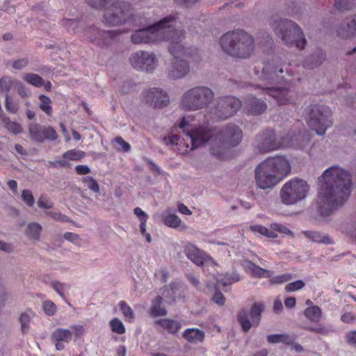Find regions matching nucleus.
Instances as JSON below:
<instances>
[{"label": "nucleus", "instance_id": "obj_1", "mask_svg": "<svg viewBox=\"0 0 356 356\" xmlns=\"http://www.w3.org/2000/svg\"><path fill=\"white\" fill-rule=\"evenodd\" d=\"M179 127L184 133L181 138L177 135H171L164 137L163 140L166 145H175L182 154L208 144L211 154L222 159L225 149L238 145L243 137L242 131L235 125L227 126L222 129H210L208 126L197 127L192 115L183 117Z\"/></svg>", "mask_w": 356, "mask_h": 356}, {"label": "nucleus", "instance_id": "obj_2", "mask_svg": "<svg viewBox=\"0 0 356 356\" xmlns=\"http://www.w3.org/2000/svg\"><path fill=\"white\" fill-rule=\"evenodd\" d=\"M318 182L316 211L320 216L325 218L348 200L350 193V175L346 170L334 165L323 172Z\"/></svg>", "mask_w": 356, "mask_h": 356}, {"label": "nucleus", "instance_id": "obj_3", "mask_svg": "<svg viewBox=\"0 0 356 356\" xmlns=\"http://www.w3.org/2000/svg\"><path fill=\"white\" fill-rule=\"evenodd\" d=\"M290 171L291 165L284 156L268 158L255 169L257 185L262 189L273 188L286 177Z\"/></svg>", "mask_w": 356, "mask_h": 356}, {"label": "nucleus", "instance_id": "obj_4", "mask_svg": "<svg viewBox=\"0 0 356 356\" xmlns=\"http://www.w3.org/2000/svg\"><path fill=\"white\" fill-rule=\"evenodd\" d=\"M309 138L305 135L289 133L285 136L277 138L273 130H264L255 139V147L260 152H268L283 147L303 149Z\"/></svg>", "mask_w": 356, "mask_h": 356}, {"label": "nucleus", "instance_id": "obj_5", "mask_svg": "<svg viewBox=\"0 0 356 356\" xmlns=\"http://www.w3.org/2000/svg\"><path fill=\"white\" fill-rule=\"evenodd\" d=\"M176 35L170 38L169 51L172 56L170 65L168 67V76L172 79H179L186 76L190 72V66L185 58L192 56V50L182 44L184 33L176 32Z\"/></svg>", "mask_w": 356, "mask_h": 356}, {"label": "nucleus", "instance_id": "obj_6", "mask_svg": "<svg viewBox=\"0 0 356 356\" xmlns=\"http://www.w3.org/2000/svg\"><path fill=\"white\" fill-rule=\"evenodd\" d=\"M220 45L223 52L239 58L249 57L254 49L253 38L241 30L225 33L220 38Z\"/></svg>", "mask_w": 356, "mask_h": 356}, {"label": "nucleus", "instance_id": "obj_7", "mask_svg": "<svg viewBox=\"0 0 356 356\" xmlns=\"http://www.w3.org/2000/svg\"><path fill=\"white\" fill-rule=\"evenodd\" d=\"M175 18L167 17L158 23L147 28L135 31L131 35V42L134 44L156 42L161 40H169L172 35H176L177 30L174 27Z\"/></svg>", "mask_w": 356, "mask_h": 356}, {"label": "nucleus", "instance_id": "obj_8", "mask_svg": "<svg viewBox=\"0 0 356 356\" xmlns=\"http://www.w3.org/2000/svg\"><path fill=\"white\" fill-rule=\"evenodd\" d=\"M93 8H104L106 13L104 15L105 23L108 26H116L122 22L129 23L132 17L129 15V5L124 2H118L117 0H86Z\"/></svg>", "mask_w": 356, "mask_h": 356}, {"label": "nucleus", "instance_id": "obj_9", "mask_svg": "<svg viewBox=\"0 0 356 356\" xmlns=\"http://www.w3.org/2000/svg\"><path fill=\"white\" fill-rule=\"evenodd\" d=\"M213 92L208 87L196 86L181 96L180 107L187 111H197L206 107L213 99Z\"/></svg>", "mask_w": 356, "mask_h": 356}, {"label": "nucleus", "instance_id": "obj_10", "mask_svg": "<svg viewBox=\"0 0 356 356\" xmlns=\"http://www.w3.org/2000/svg\"><path fill=\"white\" fill-rule=\"evenodd\" d=\"M275 34L286 44L296 46L302 49L305 47L306 40L301 29L294 22L288 19L274 21L272 25Z\"/></svg>", "mask_w": 356, "mask_h": 356}, {"label": "nucleus", "instance_id": "obj_11", "mask_svg": "<svg viewBox=\"0 0 356 356\" xmlns=\"http://www.w3.org/2000/svg\"><path fill=\"white\" fill-rule=\"evenodd\" d=\"M306 121L312 129L318 135L322 136L332 124V111L326 106L312 105L306 117Z\"/></svg>", "mask_w": 356, "mask_h": 356}, {"label": "nucleus", "instance_id": "obj_12", "mask_svg": "<svg viewBox=\"0 0 356 356\" xmlns=\"http://www.w3.org/2000/svg\"><path fill=\"white\" fill-rule=\"evenodd\" d=\"M309 190L307 183L300 179H292L286 182L280 191L282 202L286 205L295 204L304 200Z\"/></svg>", "mask_w": 356, "mask_h": 356}, {"label": "nucleus", "instance_id": "obj_13", "mask_svg": "<svg viewBox=\"0 0 356 356\" xmlns=\"http://www.w3.org/2000/svg\"><path fill=\"white\" fill-rule=\"evenodd\" d=\"M286 71V77L282 76L284 83L289 85L288 88L284 87H266L262 88V92L264 94H268L275 99L279 105H283L291 102L293 97V92L290 90L291 86L294 84L296 81L300 79L298 74H291L292 70L285 69Z\"/></svg>", "mask_w": 356, "mask_h": 356}, {"label": "nucleus", "instance_id": "obj_14", "mask_svg": "<svg viewBox=\"0 0 356 356\" xmlns=\"http://www.w3.org/2000/svg\"><path fill=\"white\" fill-rule=\"evenodd\" d=\"M85 332L81 325H72L70 330L58 327L55 329L51 334V339L57 350H62L72 339L73 336L79 338Z\"/></svg>", "mask_w": 356, "mask_h": 356}, {"label": "nucleus", "instance_id": "obj_15", "mask_svg": "<svg viewBox=\"0 0 356 356\" xmlns=\"http://www.w3.org/2000/svg\"><path fill=\"white\" fill-rule=\"evenodd\" d=\"M129 60L134 69L147 72H152L158 65L155 54L149 51H136L131 55Z\"/></svg>", "mask_w": 356, "mask_h": 356}, {"label": "nucleus", "instance_id": "obj_16", "mask_svg": "<svg viewBox=\"0 0 356 356\" xmlns=\"http://www.w3.org/2000/svg\"><path fill=\"white\" fill-rule=\"evenodd\" d=\"M241 106V102L238 99L233 96L222 97L218 100L214 113L218 118L225 120L234 115Z\"/></svg>", "mask_w": 356, "mask_h": 356}, {"label": "nucleus", "instance_id": "obj_17", "mask_svg": "<svg viewBox=\"0 0 356 356\" xmlns=\"http://www.w3.org/2000/svg\"><path fill=\"white\" fill-rule=\"evenodd\" d=\"M141 102L154 108L166 106L169 102V97L162 89L153 88L144 90L140 96Z\"/></svg>", "mask_w": 356, "mask_h": 356}, {"label": "nucleus", "instance_id": "obj_18", "mask_svg": "<svg viewBox=\"0 0 356 356\" xmlns=\"http://www.w3.org/2000/svg\"><path fill=\"white\" fill-rule=\"evenodd\" d=\"M264 306L261 302H255L251 307L250 313L241 311L238 316V321L245 332H248L252 325H258Z\"/></svg>", "mask_w": 356, "mask_h": 356}, {"label": "nucleus", "instance_id": "obj_19", "mask_svg": "<svg viewBox=\"0 0 356 356\" xmlns=\"http://www.w3.org/2000/svg\"><path fill=\"white\" fill-rule=\"evenodd\" d=\"M29 133L31 138L36 142H43L44 140H55L57 138V134L52 127H46L38 124H31Z\"/></svg>", "mask_w": 356, "mask_h": 356}, {"label": "nucleus", "instance_id": "obj_20", "mask_svg": "<svg viewBox=\"0 0 356 356\" xmlns=\"http://www.w3.org/2000/svg\"><path fill=\"white\" fill-rule=\"evenodd\" d=\"M184 253L188 259L198 266L203 265L205 262L214 264L212 258L200 251L193 244L188 243L186 245Z\"/></svg>", "mask_w": 356, "mask_h": 356}, {"label": "nucleus", "instance_id": "obj_21", "mask_svg": "<svg viewBox=\"0 0 356 356\" xmlns=\"http://www.w3.org/2000/svg\"><path fill=\"white\" fill-rule=\"evenodd\" d=\"M279 73H284V69L282 67L277 70V67H275L270 64H265L262 68V72L259 76V78L263 80H266L268 81H269L270 83H280V81L278 80L280 79L278 75Z\"/></svg>", "mask_w": 356, "mask_h": 356}, {"label": "nucleus", "instance_id": "obj_22", "mask_svg": "<svg viewBox=\"0 0 356 356\" xmlns=\"http://www.w3.org/2000/svg\"><path fill=\"white\" fill-rule=\"evenodd\" d=\"M247 109L252 115H259L266 109V103L254 97H250L245 101Z\"/></svg>", "mask_w": 356, "mask_h": 356}, {"label": "nucleus", "instance_id": "obj_23", "mask_svg": "<svg viewBox=\"0 0 356 356\" xmlns=\"http://www.w3.org/2000/svg\"><path fill=\"white\" fill-rule=\"evenodd\" d=\"M161 217L165 225L171 228H177L181 224V220L170 209L163 211Z\"/></svg>", "mask_w": 356, "mask_h": 356}, {"label": "nucleus", "instance_id": "obj_24", "mask_svg": "<svg viewBox=\"0 0 356 356\" xmlns=\"http://www.w3.org/2000/svg\"><path fill=\"white\" fill-rule=\"evenodd\" d=\"M303 234L310 241L314 243L332 244L331 238L326 234L317 231H304Z\"/></svg>", "mask_w": 356, "mask_h": 356}, {"label": "nucleus", "instance_id": "obj_25", "mask_svg": "<svg viewBox=\"0 0 356 356\" xmlns=\"http://www.w3.org/2000/svg\"><path fill=\"white\" fill-rule=\"evenodd\" d=\"M239 280L238 275H218L216 277V282L214 284H208L207 286L211 288L213 286L220 288V286H227Z\"/></svg>", "mask_w": 356, "mask_h": 356}, {"label": "nucleus", "instance_id": "obj_26", "mask_svg": "<svg viewBox=\"0 0 356 356\" xmlns=\"http://www.w3.org/2000/svg\"><path fill=\"white\" fill-rule=\"evenodd\" d=\"M339 36L348 38L356 35V15L348 20L346 29H340L337 31Z\"/></svg>", "mask_w": 356, "mask_h": 356}, {"label": "nucleus", "instance_id": "obj_27", "mask_svg": "<svg viewBox=\"0 0 356 356\" xmlns=\"http://www.w3.org/2000/svg\"><path fill=\"white\" fill-rule=\"evenodd\" d=\"M156 323L171 334H176L181 328V324L179 322L168 318L159 320Z\"/></svg>", "mask_w": 356, "mask_h": 356}, {"label": "nucleus", "instance_id": "obj_28", "mask_svg": "<svg viewBox=\"0 0 356 356\" xmlns=\"http://www.w3.org/2000/svg\"><path fill=\"white\" fill-rule=\"evenodd\" d=\"M183 337L190 342H197L204 339V333L198 329L190 328L184 332Z\"/></svg>", "mask_w": 356, "mask_h": 356}, {"label": "nucleus", "instance_id": "obj_29", "mask_svg": "<svg viewBox=\"0 0 356 356\" xmlns=\"http://www.w3.org/2000/svg\"><path fill=\"white\" fill-rule=\"evenodd\" d=\"M247 270L250 271L253 275L262 277H270L273 273L270 270L260 268L252 262H247L245 264Z\"/></svg>", "mask_w": 356, "mask_h": 356}, {"label": "nucleus", "instance_id": "obj_30", "mask_svg": "<svg viewBox=\"0 0 356 356\" xmlns=\"http://www.w3.org/2000/svg\"><path fill=\"white\" fill-rule=\"evenodd\" d=\"M42 227L37 222H32L28 225L26 229V235L32 240L38 241L40 237Z\"/></svg>", "mask_w": 356, "mask_h": 356}, {"label": "nucleus", "instance_id": "obj_31", "mask_svg": "<svg viewBox=\"0 0 356 356\" xmlns=\"http://www.w3.org/2000/svg\"><path fill=\"white\" fill-rule=\"evenodd\" d=\"M305 316L313 322H318L322 316L321 309L318 306L308 307L304 312Z\"/></svg>", "mask_w": 356, "mask_h": 356}, {"label": "nucleus", "instance_id": "obj_32", "mask_svg": "<svg viewBox=\"0 0 356 356\" xmlns=\"http://www.w3.org/2000/svg\"><path fill=\"white\" fill-rule=\"evenodd\" d=\"M250 229L252 232H254L256 234H258L261 236H266L268 238H274L277 236V233H275L273 230H272V229L270 227L267 228L261 225H252V226H250Z\"/></svg>", "mask_w": 356, "mask_h": 356}, {"label": "nucleus", "instance_id": "obj_33", "mask_svg": "<svg viewBox=\"0 0 356 356\" xmlns=\"http://www.w3.org/2000/svg\"><path fill=\"white\" fill-rule=\"evenodd\" d=\"M35 316V313L31 310H27L22 313L19 317L21 330L23 333H26L29 330L31 320Z\"/></svg>", "mask_w": 356, "mask_h": 356}, {"label": "nucleus", "instance_id": "obj_34", "mask_svg": "<svg viewBox=\"0 0 356 356\" xmlns=\"http://www.w3.org/2000/svg\"><path fill=\"white\" fill-rule=\"evenodd\" d=\"M38 98L39 108L48 116H51L53 113L51 99L44 95H40Z\"/></svg>", "mask_w": 356, "mask_h": 356}, {"label": "nucleus", "instance_id": "obj_35", "mask_svg": "<svg viewBox=\"0 0 356 356\" xmlns=\"http://www.w3.org/2000/svg\"><path fill=\"white\" fill-rule=\"evenodd\" d=\"M162 302V298L158 296L156 298L153 302L152 305L150 309V314L151 315L154 316H165L167 314L166 310L161 307V304Z\"/></svg>", "mask_w": 356, "mask_h": 356}, {"label": "nucleus", "instance_id": "obj_36", "mask_svg": "<svg viewBox=\"0 0 356 356\" xmlns=\"http://www.w3.org/2000/svg\"><path fill=\"white\" fill-rule=\"evenodd\" d=\"M80 180L90 191L94 193H99L100 189L99 184L94 178L90 176H85L81 177Z\"/></svg>", "mask_w": 356, "mask_h": 356}, {"label": "nucleus", "instance_id": "obj_37", "mask_svg": "<svg viewBox=\"0 0 356 356\" xmlns=\"http://www.w3.org/2000/svg\"><path fill=\"white\" fill-rule=\"evenodd\" d=\"M120 310L126 321L132 322L135 315L134 311L125 301H120L118 304Z\"/></svg>", "mask_w": 356, "mask_h": 356}, {"label": "nucleus", "instance_id": "obj_38", "mask_svg": "<svg viewBox=\"0 0 356 356\" xmlns=\"http://www.w3.org/2000/svg\"><path fill=\"white\" fill-rule=\"evenodd\" d=\"M23 79L29 84L37 88L41 87L44 84L42 78L36 74H25Z\"/></svg>", "mask_w": 356, "mask_h": 356}, {"label": "nucleus", "instance_id": "obj_39", "mask_svg": "<svg viewBox=\"0 0 356 356\" xmlns=\"http://www.w3.org/2000/svg\"><path fill=\"white\" fill-rule=\"evenodd\" d=\"M86 156V153L81 150L79 149H70L67 152H65L63 154V157L67 159V161H80L83 158H84Z\"/></svg>", "mask_w": 356, "mask_h": 356}, {"label": "nucleus", "instance_id": "obj_40", "mask_svg": "<svg viewBox=\"0 0 356 356\" xmlns=\"http://www.w3.org/2000/svg\"><path fill=\"white\" fill-rule=\"evenodd\" d=\"M51 287L62 298H65V293L68 291L70 286L65 284L58 281H52L51 282Z\"/></svg>", "mask_w": 356, "mask_h": 356}, {"label": "nucleus", "instance_id": "obj_41", "mask_svg": "<svg viewBox=\"0 0 356 356\" xmlns=\"http://www.w3.org/2000/svg\"><path fill=\"white\" fill-rule=\"evenodd\" d=\"M134 214L137 216L140 221V231L145 232V227H146V222L148 219V215L143 211L140 207H136L134 209Z\"/></svg>", "mask_w": 356, "mask_h": 356}, {"label": "nucleus", "instance_id": "obj_42", "mask_svg": "<svg viewBox=\"0 0 356 356\" xmlns=\"http://www.w3.org/2000/svg\"><path fill=\"white\" fill-rule=\"evenodd\" d=\"M109 324H110L111 330L113 332H115L118 334H122L125 332V327H124L122 322L120 319H118L117 318H114L113 319H112L110 321Z\"/></svg>", "mask_w": 356, "mask_h": 356}, {"label": "nucleus", "instance_id": "obj_43", "mask_svg": "<svg viewBox=\"0 0 356 356\" xmlns=\"http://www.w3.org/2000/svg\"><path fill=\"white\" fill-rule=\"evenodd\" d=\"M356 5V0H335L334 6L337 10H344L350 9Z\"/></svg>", "mask_w": 356, "mask_h": 356}, {"label": "nucleus", "instance_id": "obj_44", "mask_svg": "<svg viewBox=\"0 0 356 356\" xmlns=\"http://www.w3.org/2000/svg\"><path fill=\"white\" fill-rule=\"evenodd\" d=\"M42 309L47 316H51L56 314L57 307L52 301L45 300L42 303Z\"/></svg>", "mask_w": 356, "mask_h": 356}, {"label": "nucleus", "instance_id": "obj_45", "mask_svg": "<svg viewBox=\"0 0 356 356\" xmlns=\"http://www.w3.org/2000/svg\"><path fill=\"white\" fill-rule=\"evenodd\" d=\"M6 128L14 134H18L22 131V128L19 124L8 120L6 122Z\"/></svg>", "mask_w": 356, "mask_h": 356}, {"label": "nucleus", "instance_id": "obj_46", "mask_svg": "<svg viewBox=\"0 0 356 356\" xmlns=\"http://www.w3.org/2000/svg\"><path fill=\"white\" fill-rule=\"evenodd\" d=\"M305 284L302 280H297L286 285L285 290L287 292H293L302 289Z\"/></svg>", "mask_w": 356, "mask_h": 356}, {"label": "nucleus", "instance_id": "obj_47", "mask_svg": "<svg viewBox=\"0 0 356 356\" xmlns=\"http://www.w3.org/2000/svg\"><path fill=\"white\" fill-rule=\"evenodd\" d=\"M270 228L275 233H276V232H279L280 233H282L283 234L293 236L292 232L290 229H289L286 227H285L284 225H283L282 224L275 223V222L271 223Z\"/></svg>", "mask_w": 356, "mask_h": 356}, {"label": "nucleus", "instance_id": "obj_48", "mask_svg": "<svg viewBox=\"0 0 356 356\" xmlns=\"http://www.w3.org/2000/svg\"><path fill=\"white\" fill-rule=\"evenodd\" d=\"M13 83L14 82L9 77L1 78L0 79V90L6 92V95H8V92Z\"/></svg>", "mask_w": 356, "mask_h": 356}, {"label": "nucleus", "instance_id": "obj_49", "mask_svg": "<svg viewBox=\"0 0 356 356\" xmlns=\"http://www.w3.org/2000/svg\"><path fill=\"white\" fill-rule=\"evenodd\" d=\"M23 201L29 206L32 207L35 203V199L29 190H24L22 193Z\"/></svg>", "mask_w": 356, "mask_h": 356}, {"label": "nucleus", "instance_id": "obj_50", "mask_svg": "<svg viewBox=\"0 0 356 356\" xmlns=\"http://www.w3.org/2000/svg\"><path fill=\"white\" fill-rule=\"evenodd\" d=\"M49 164L51 167L54 168H66L70 165V163L67 159L63 156V159H58L53 161H49Z\"/></svg>", "mask_w": 356, "mask_h": 356}, {"label": "nucleus", "instance_id": "obj_51", "mask_svg": "<svg viewBox=\"0 0 356 356\" xmlns=\"http://www.w3.org/2000/svg\"><path fill=\"white\" fill-rule=\"evenodd\" d=\"M291 276L289 273H284L282 275H280L273 277L270 280V282L272 283H275V284H282V283L288 282L289 280H291Z\"/></svg>", "mask_w": 356, "mask_h": 356}, {"label": "nucleus", "instance_id": "obj_52", "mask_svg": "<svg viewBox=\"0 0 356 356\" xmlns=\"http://www.w3.org/2000/svg\"><path fill=\"white\" fill-rule=\"evenodd\" d=\"M78 24L79 22L74 19H65L63 21V25L65 26L69 31H74L78 26Z\"/></svg>", "mask_w": 356, "mask_h": 356}, {"label": "nucleus", "instance_id": "obj_53", "mask_svg": "<svg viewBox=\"0 0 356 356\" xmlns=\"http://www.w3.org/2000/svg\"><path fill=\"white\" fill-rule=\"evenodd\" d=\"M115 142L119 145V149L123 152H129L131 149L130 145L121 137H116L115 138Z\"/></svg>", "mask_w": 356, "mask_h": 356}, {"label": "nucleus", "instance_id": "obj_54", "mask_svg": "<svg viewBox=\"0 0 356 356\" xmlns=\"http://www.w3.org/2000/svg\"><path fill=\"white\" fill-rule=\"evenodd\" d=\"M6 108L8 112L13 113L18 110L17 104L10 101L8 95H6Z\"/></svg>", "mask_w": 356, "mask_h": 356}, {"label": "nucleus", "instance_id": "obj_55", "mask_svg": "<svg viewBox=\"0 0 356 356\" xmlns=\"http://www.w3.org/2000/svg\"><path fill=\"white\" fill-rule=\"evenodd\" d=\"M38 205L40 208L51 209L53 204L51 201L46 199L44 197L41 196L38 201Z\"/></svg>", "mask_w": 356, "mask_h": 356}, {"label": "nucleus", "instance_id": "obj_56", "mask_svg": "<svg viewBox=\"0 0 356 356\" xmlns=\"http://www.w3.org/2000/svg\"><path fill=\"white\" fill-rule=\"evenodd\" d=\"M15 87L21 97H24L28 95V90L22 83L18 81L15 82Z\"/></svg>", "mask_w": 356, "mask_h": 356}, {"label": "nucleus", "instance_id": "obj_57", "mask_svg": "<svg viewBox=\"0 0 356 356\" xmlns=\"http://www.w3.org/2000/svg\"><path fill=\"white\" fill-rule=\"evenodd\" d=\"M75 171L77 175H86L90 172V169L86 165H78L75 167Z\"/></svg>", "mask_w": 356, "mask_h": 356}, {"label": "nucleus", "instance_id": "obj_58", "mask_svg": "<svg viewBox=\"0 0 356 356\" xmlns=\"http://www.w3.org/2000/svg\"><path fill=\"white\" fill-rule=\"evenodd\" d=\"M309 330L321 334H327L330 332V329L321 325L315 327H311Z\"/></svg>", "mask_w": 356, "mask_h": 356}, {"label": "nucleus", "instance_id": "obj_59", "mask_svg": "<svg viewBox=\"0 0 356 356\" xmlns=\"http://www.w3.org/2000/svg\"><path fill=\"white\" fill-rule=\"evenodd\" d=\"M323 59H324V58H323V55H321V56H318L316 60H315V62L312 61V62L309 63L308 61H306L304 63L303 67L305 68H313L315 66L321 63Z\"/></svg>", "mask_w": 356, "mask_h": 356}, {"label": "nucleus", "instance_id": "obj_60", "mask_svg": "<svg viewBox=\"0 0 356 356\" xmlns=\"http://www.w3.org/2000/svg\"><path fill=\"white\" fill-rule=\"evenodd\" d=\"M346 339L349 344H356V331L353 330L346 334Z\"/></svg>", "mask_w": 356, "mask_h": 356}, {"label": "nucleus", "instance_id": "obj_61", "mask_svg": "<svg viewBox=\"0 0 356 356\" xmlns=\"http://www.w3.org/2000/svg\"><path fill=\"white\" fill-rule=\"evenodd\" d=\"M280 343L285 344H292L296 339V337L293 335H289L286 334H281Z\"/></svg>", "mask_w": 356, "mask_h": 356}, {"label": "nucleus", "instance_id": "obj_62", "mask_svg": "<svg viewBox=\"0 0 356 356\" xmlns=\"http://www.w3.org/2000/svg\"><path fill=\"white\" fill-rule=\"evenodd\" d=\"M355 318L353 314L347 312L343 314L341 317V320L346 323H350L355 321Z\"/></svg>", "mask_w": 356, "mask_h": 356}, {"label": "nucleus", "instance_id": "obj_63", "mask_svg": "<svg viewBox=\"0 0 356 356\" xmlns=\"http://www.w3.org/2000/svg\"><path fill=\"white\" fill-rule=\"evenodd\" d=\"M213 300L215 303H216L218 305H223L225 303V298L223 295L220 292H216L213 297Z\"/></svg>", "mask_w": 356, "mask_h": 356}, {"label": "nucleus", "instance_id": "obj_64", "mask_svg": "<svg viewBox=\"0 0 356 356\" xmlns=\"http://www.w3.org/2000/svg\"><path fill=\"white\" fill-rule=\"evenodd\" d=\"M28 63L26 58H22L14 62L13 67L17 70H20L24 67Z\"/></svg>", "mask_w": 356, "mask_h": 356}]
</instances>
